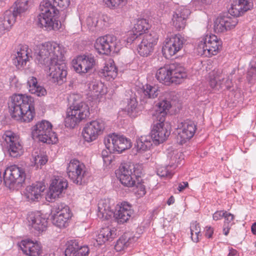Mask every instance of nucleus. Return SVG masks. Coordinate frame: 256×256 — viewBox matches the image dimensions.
<instances>
[{"label": "nucleus", "instance_id": "1", "mask_svg": "<svg viewBox=\"0 0 256 256\" xmlns=\"http://www.w3.org/2000/svg\"><path fill=\"white\" fill-rule=\"evenodd\" d=\"M64 54V48L55 42H47L34 48L36 62L48 67L47 74L49 80L58 85L66 82L68 74Z\"/></svg>", "mask_w": 256, "mask_h": 256}, {"label": "nucleus", "instance_id": "2", "mask_svg": "<svg viewBox=\"0 0 256 256\" xmlns=\"http://www.w3.org/2000/svg\"><path fill=\"white\" fill-rule=\"evenodd\" d=\"M31 96L26 94H14L10 97L8 107L12 118L30 122L32 120Z\"/></svg>", "mask_w": 256, "mask_h": 256}, {"label": "nucleus", "instance_id": "3", "mask_svg": "<svg viewBox=\"0 0 256 256\" xmlns=\"http://www.w3.org/2000/svg\"><path fill=\"white\" fill-rule=\"evenodd\" d=\"M40 13L38 16L37 26L46 30H57L61 26V22L58 18L59 10L52 2V0H43L40 4Z\"/></svg>", "mask_w": 256, "mask_h": 256}, {"label": "nucleus", "instance_id": "4", "mask_svg": "<svg viewBox=\"0 0 256 256\" xmlns=\"http://www.w3.org/2000/svg\"><path fill=\"white\" fill-rule=\"evenodd\" d=\"M30 0H17L12 10H6L0 17V37L11 28L18 16L21 17L30 10Z\"/></svg>", "mask_w": 256, "mask_h": 256}, {"label": "nucleus", "instance_id": "5", "mask_svg": "<svg viewBox=\"0 0 256 256\" xmlns=\"http://www.w3.org/2000/svg\"><path fill=\"white\" fill-rule=\"evenodd\" d=\"M90 114V108L87 104L83 102L74 100L67 109L64 119L65 126L74 128L82 121L88 118Z\"/></svg>", "mask_w": 256, "mask_h": 256}, {"label": "nucleus", "instance_id": "6", "mask_svg": "<svg viewBox=\"0 0 256 256\" xmlns=\"http://www.w3.org/2000/svg\"><path fill=\"white\" fill-rule=\"evenodd\" d=\"M5 186L10 190H18L23 182H26V178L24 172L16 165L7 168L3 174Z\"/></svg>", "mask_w": 256, "mask_h": 256}, {"label": "nucleus", "instance_id": "7", "mask_svg": "<svg viewBox=\"0 0 256 256\" xmlns=\"http://www.w3.org/2000/svg\"><path fill=\"white\" fill-rule=\"evenodd\" d=\"M33 136H36L44 143L48 144H55L58 141L56 134L52 131V124L46 120L38 122L34 126Z\"/></svg>", "mask_w": 256, "mask_h": 256}, {"label": "nucleus", "instance_id": "8", "mask_svg": "<svg viewBox=\"0 0 256 256\" xmlns=\"http://www.w3.org/2000/svg\"><path fill=\"white\" fill-rule=\"evenodd\" d=\"M222 44V42L216 36L207 34L199 42L198 50L200 54L210 57L218 54Z\"/></svg>", "mask_w": 256, "mask_h": 256}, {"label": "nucleus", "instance_id": "9", "mask_svg": "<svg viewBox=\"0 0 256 256\" xmlns=\"http://www.w3.org/2000/svg\"><path fill=\"white\" fill-rule=\"evenodd\" d=\"M66 173L72 182L78 185H82L86 182L88 170L84 164L73 159L68 164Z\"/></svg>", "mask_w": 256, "mask_h": 256}, {"label": "nucleus", "instance_id": "10", "mask_svg": "<svg viewBox=\"0 0 256 256\" xmlns=\"http://www.w3.org/2000/svg\"><path fill=\"white\" fill-rule=\"evenodd\" d=\"M94 47L99 54L108 55L111 52H118L121 48V44L116 36L108 34L98 38Z\"/></svg>", "mask_w": 256, "mask_h": 256}, {"label": "nucleus", "instance_id": "11", "mask_svg": "<svg viewBox=\"0 0 256 256\" xmlns=\"http://www.w3.org/2000/svg\"><path fill=\"white\" fill-rule=\"evenodd\" d=\"M71 217L69 207L64 204H56L52 210L50 220L53 224L58 228H66Z\"/></svg>", "mask_w": 256, "mask_h": 256}, {"label": "nucleus", "instance_id": "12", "mask_svg": "<svg viewBox=\"0 0 256 256\" xmlns=\"http://www.w3.org/2000/svg\"><path fill=\"white\" fill-rule=\"evenodd\" d=\"M104 144L109 152L121 153L132 146L131 140L124 136L116 134L109 135L104 139Z\"/></svg>", "mask_w": 256, "mask_h": 256}, {"label": "nucleus", "instance_id": "13", "mask_svg": "<svg viewBox=\"0 0 256 256\" xmlns=\"http://www.w3.org/2000/svg\"><path fill=\"white\" fill-rule=\"evenodd\" d=\"M135 166L131 163L122 164L118 170L116 174L121 183L124 186L132 187L136 184L137 178L135 172Z\"/></svg>", "mask_w": 256, "mask_h": 256}, {"label": "nucleus", "instance_id": "14", "mask_svg": "<svg viewBox=\"0 0 256 256\" xmlns=\"http://www.w3.org/2000/svg\"><path fill=\"white\" fill-rule=\"evenodd\" d=\"M104 122L101 119L92 120L86 124L82 134L84 140L88 142L96 140L104 129Z\"/></svg>", "mask_w": 256, "mask_h": 256}, {"label": "nucleus", "instance_id": "15", "mask_svg": "<svg viewBox=\"0 0 256 256\" xmlns=\"http://www.w3.org/2000/svg\"><path fill=\"white\" fill-rule=\"evenodd\" d=\"M2 144L7 149L12 157L16 158L21 154L22 146L14 132L6 131L2 136Z\"/></svg>", "mask_w": 256, "mask_h": 256}, {"label": "nucleus", "instance_id": "16", "mask_svg": "<svg viewBox=\"0 0 256 256\" xmlns=\"http://www.w3.org/2000/svg\"><path fill=\"white\" fill-rule=\"evenodd\" d=\"M72 62L74 70L80 74L89 72L92 70L96 64V59L92 54L78 56Z\"/></svg>", "mask_w": 256, "mask_h": 256}, {"label": "nucleus", "instance_id": "17", "mask_svg": "<svg viewBox=\"0 0 256 256\" xmlns=\"http://www.w3.org/2000/svg\"><path fill=\"white\" fill-rule=\"evenodd\" d=\"M185 41L184 37L180 34L172 35L165 40L162 48L164 54L166 57L174 56L182 48Z\"/></svg>", "mask_w": 256, "mask_h": 256}, {"label": "nucleus", "instance_id": "18", "mask_svg": "<svg viewBox=\"0 0 256 256\" xmlns=\"http://www.w3.org/2000/svg\"><path fill=\"white\" fill-rule=\"evenodd\" d=\"M176 130L177 142L182 144L194 136L196 130V125L192 121L186 120L180 122Z\"/></svg>", "mask_w": 256, "mask_h": 256}, {"label": "nucleus", "instance_id": "19", "mask_svg": "<svg viewBox=\"0 0 256 256\" xmlns=\"http://www.w3.org/2000/svg\"><path fill=\"white\" fill-rule=\"evenodd\" d=\"M140 44L138 45V52L142 56H147L154 50V46L156 44L158 36L155 32L144 34L141 37Z\"/></svg>", "mask_w": 256, "mask_h": 256}, {"label": "nucleus", "instance_id": "20", "mask_svg": "<svg viewBox=\"0 0 256 256\" xmlns=\"http://www.w3.org/2000/svg\"><path fill=\"white\" fill-rule=\"evenodd\" d=\"M68 186L66 180L62 177L57 176L52 180L47 198L49 201L60 198V196L65 190Z\"/></svg>", "mask_w": 256, "mask_h": 256}, {"label": "nucleus", "instance_id": "21", "mask_svg": "<svg viewBox=\"0 0 256 256\" xmlns=\"http://www.w3.org/2000/svg\"><path fill=\"white\" fill-rule=\"evenodd\" d=\"M168 128V124L164 123V121L159 122L154 125L150 136L156 144L162 143L166 140L170 133Z\"/></svg>", "mask_w": 256, "mask_h": 256}, {"label": "nucleus", "instance_id": "22", "mask_svg": "<svg viewBox=\"0 0 256 256\" xmlns=\"http://www.w3.org/2000/svg\"><path fill=\"white\" fill-rule=\"evenodd\" d=\"M190 14V10L186 6L178 8L173 14L172 24L178 30H183L186 26V20Z\"/></svg>", "mask_w": 256, "mask_h": 256}, {"label": "nucleus", "instance_id": "23", "mask_svg": "<svg viewBox=\"0 0 256 256\" xmlns=\"http://www.w3.org/2000/svg\"><path fill=\"white\" fill-rule=\"evenodd\" d=\"M252 6V3L248 0H233L228 13L226 15H230L231 18H235L241 16L244 12L250 10Z\"/></svg>", "mask_w": 256, "mask_h": 256}, {"label": "nucleus", "instance_id": "24", "mask_svg": "<svg viewBox=\"0 0 256 256\" xmlns=\"http://www.w3.org/2000/svg\"><path fill=\"white\" fill-rule=\"evenodd\" d=\"M238 24V20L228 15L218 18L214 22V30L216 32H223L234 28Z\"/></svg>", "mask_w": 256, "mask_h": 256}, {"label": "nucleus", "instance_id": "25", "mask_svg": "<svg viewBox=\"0 0 256 256\" xmlns=\"http://www.w3.org/2000/svg\"><path fill=\"white\" fill-rule=\"evenodd\" d=\"M88 246H80L77 240H70L66 243L65 256H88Z\"/></svg>", "mask_w": 256, "mask_h": 256}, {"label": "nucleus", "instance_id": "26", "mask_svg": "<svg viewBox=\"0 0 256 256\" xmlns=\"http://www.w3.org/2000/svg\"><path fill=\"white\" fill-rule=\"evenodd\" d=\"M160 92V89L157 86L146 84L144 86L140 101L142 104H152L153 100L156 98Z\"/></svg>", "mask_w": 256, "mask_h": 256}, {"label": "nucleus", "instance_id": "27", "mask_svg": "<svg viewBox=\"0 0 256 256\" xmlns=\"http://www.w3.org/2000/svg\"><path fill=\"white\" fill-rule=\"evenodd\" d=\"M29 53L28 52V47L27 46H22L20 47V50L18 51L15 57L12 60L14 64L18 68H24L28 63L30 64L28 59ZM31 58L32 56H30Z\"/></svg>", "mask_w": 256, "mask_h": 256}, {"label": "nucleus", "instance_id": "28", "mask_svg": "<svg viewBox=\"0 0 256 256\" xmlns=\"http://www.w3.org/2000/svg\"><path fill=\"white\" fill-rule=\"evenodd\" d=\"M172 83L179 84L187 76L185 68L179 64H170Z\"/></svg>", "mask_w": 256, "mask_h": 256}, {"label": "nucleus", "instance_id": "29", "mask_svg": "<svg viewBox=\"0 0 256 256\" xmlns=\"http://www.w3.org/2000/svg\"><path fill=\"white\" fill-rule=\"evenodd\" d=\"M132 212L131 206L127 202H124L121 204L118 210L114 214V216L118 223L122 224L129 220Z\"/></svg>", "mask_w": 256, "mask_h": 256}, {"label": "nucleus", "instance_id": "30", "mask_svg": "<svg viewBox=\"0 0 256 256\" xmlns=\"http://www.w3.org/2000/svg\"><path fill=\"white\" fill-rule=\"evenodd\" d=\"M100 75L109 81L116 77L118 70L112 60L110 59L106 62L104 68L100 71Z\"/></svg>", "mask_w": 256, "mask_h": 256}, {"label": "nucleus", "instance_id": "31", "mask_svg": "<svg viewBox=\"0 0 256 256\" xmlns=\"http://www.w3.org/2000/svg\"><path fill=\"white\" fill-rule=\"evenodd\" d=\"M149 28L148 21L145 18L138 19L134 24L132 32V36L130 40H134L141 39V37L145 33L146 30H148Z\"/></svg>", "mask_w": 256, "mask_h": 256}, {"label": "nucleus", "instance_id": "32", "mask_svg": "<svg viewBox=\"0 0 256 256\" xmlns=\"http://www.w3.org/2000/svg\"><path fill=\"white\" fill-rule=\"evenodd\" d=\"M47 220L39 212L34 214L33 218V229L35 236H39L46 229Z\"/></svg>", "mask_w": 256, "mask_h": 256}, {"label": "nucleus", "instance_id": "33", "mask_svg": "<svg viewBox=\"0 0 256 256\" xmlns=\"http://www.w3.org/2000/svg\"><path fill=\"white\" fill-rule=\"evenodd\" d=\"M114 228L106 227L102 228L96 236L98 244L101 245L107 241L112 240L116 236Z\"/></svg>", "mask_w": 256, "mask_h": 256}, {"label": "nucleus", "instance_id": "34", "mask_svg": "<svg viewBox=\"0 0 256 256\" xmlns=\"http://www.w3.org/2000/svg\"><path fill=\"white\" fill-rule=\"evenodd\" d=\"M114 214L113 211L110 206L108 200H101L98 202V216L100 218L108 220Z\"/></svg>", "mask_w": 256, "mask_h": 256}, {"label": "nucleus", "instance_id": "35", "mask_svg": "<svg viewBox=\"0 0 256 256\" xmlns=\"http://www.w3.org/2000/svg\"><path fill=\"white\" fill-rule=\"evenodd\" d=\"M156 106L154 116L159 122L164 121L167 112L171 107L170 102L164 100L160 102Z\"/></svg>", "mask_w": 256, "mask_h": 256}, {"label": "nucleus", "instance_id": "36", "mask_svg": "<svg viewBox=\"0 0 256 256\" xmlns=\"http://www.w3.org/2000/svg\"><path fill=\"white\" fill-rule=\"evenodd\" d=\"M167 156L170 161L169 166L170 168H176L178 164H180L181 161L184 160L182 153L172 148L168 150Z\"/></svg>", "mask_w": 256, "mask_h": 256}, {"label": "nucleus", "instance_id": "37", "mask_svg": "<svg viewBox=\"0 0 256 256\" xmlns=\"http://www.w3.org/2000/svg\"><path fill=\"white\" fill-rule=\"evenodd\" d=\"M170 64L160 68L156 72V77L160 82L165 84H169L171 82V72Z\"/></svg>", "mask_w": 256, "mask_h": 256}, {"label": "nucleus", "instance_id": "38", "mask_svg": "<svg viewBox=\"0 0 256 256\" xmlns=\"http://www.w3.org/2000/svg\"><path fill=\"white\" fill-rule=\"evenodd\" d=\"M152 138L149 136H143L136 139V149L138 152L146 151L152 146Z\"/></svg>", "mask_w": 256, "mask_h": 256}, {"label": "nucleus", "instance_id": "39", "mask_svg": "<svg viewBox=\"0 0 256 256\" xmlns=\"http://www.w3.org/2000/svg\"><path fill=\"white\" fill-rule=\"evenodd\" d=\"M104 84L100 80H94L88 84V89L91 92L90 94L94 96H98L104 93Z\"/></svg>", "mask_w": 256, "mask_h": 256}, {"label": "nucleus", "instance_id": "40", "mask_svg": "<svg viewBox=\"0 0 256 256\" xmlns=\"http://www.w3.org/2000/svg\"><path fill=\"white\" fill-rule=\"evenodd\" d=\"M99 16V14L96 12H92L89 14L86 19V24L90 30H95L98 26Z\"/></svg>", "mask_w": 256, "mask_h": 256}, {"label": "nucleus", "instance_id": "41", "mask_svg": "<svg viewBox=\"0 0 256 256\" xmlns=\"http://www.w3.org/2000/svg\"><path fill=\"white\" fill-rule=\"evenodd\" d=\"M192 240L194 242H198L202 234L199 223L196 221L192 222L190 226Z\"/></svg>", "mask_w": 256, "mask_h": 256}, {"label": "nucleus", "instance_id": "42", "mask_svg": "<svg viewBox=\"0 0 256 256\" xmlns=\"http://www.w3.org/2000/svg\"><path fill=\"white\" fill-rule=\"evenodd\" d=\"M222 79L224 80L222 73L220 71L213 72L210 75V84L212 88H215L218 84L222 85Z\"/></svg>", "mask_w": 256, "mask_h": 256}, {"label": "nucleus", "instance_id": "43", "mask_svg": "<svg viewBox=\"0 0 256 256\" xmlns=\"http://www.w3.org/2000/svg\"><path fill=\"white\" fill-rule=\"evenodd\" d=\"M32 240L30 238L22 240L18 246L23 253L28 256H32Z\"/></svg>", "mask_w": 256, "mask_h": 256}, {"label": "nucleus", "instance_id": "44", "mask_svg": "<svg viewBox=\"0 0 256 256\" xmlns=\"http://www.w3.org/2000/svg\"><path fill=\"white\" fill-rule=\"evenodd\" d=\"M130 238L126 236H122L116 242L114 248L117 252H120L127 248L130 244Z\"/></svg>", "mask_w": 256, "mask_h": 256}, {"label": "nucleus", "instance_id": "45", "mask_svg": "<svg viewBox=\"0 0 256 256\" xmlns=\"http://www.w3.org/2000/svg\"><path fill=\"white\" fill-rule=\"evenodd\" d=\"M247 79L250 82H253L256 80V59L252 60L248 70Z\"/></svg>", "mask_w": 256, "mask_h": 256}, {"label": "nucleus", "instance_id": "46", "mask_svg": "<svg viewBox=\"0 0 256 256\" xmlns=\"http://www.w3.org/2000/svg\"><path fill=\"white\" fill-rule=\"evenodd\" d=\"M33 94L37 96H45L46 91L45 88L38 84L36 78L33 77Z\"/></svg>", "mask_w": 256, "mask_h": 256}, {"label": "nucleus", "instance_id": "47", "mask_svg": "<svg viewBox=\"0 0 256 256\" xmlns=\"http://www.w3.org/2000/svg\"><path fill=\"white\" fill-rule=\"evenodd\" d=\"M46 188V186L42 182H36V184L33 186V195L34 198V199L38 200L39 198H41V193Z\"/></svg>", "mask_w": 256, "mask_h": 256}, {"label": "nucleus", "instance_id": "48", "mask_svg": "<svg viewBox=\"0 0 256 256\" xmlns=\"http://www.w3.org/2000/svg\"><path fill=\"white\" fill-rule=\"evenodd\" d=\"M137 106L138 102L134 98L130 99L127 106V111L130 116L134 117L136 116L138 113Z\"/></svg>", "mask_w": 256, "mask_h": 256}, {"label": "nucleus", "instance_id": "49", "mask_svg": "<svg viewBox=\"0 0 256 256\" xmlns=\"http://www.w3.org/2000/svg\"><path fill=\"white\" fill-rule=\"evenodd\" d=\"M134 186H136L134 192L138 197L140 198L145 195L146 193L145 186L142 184L140 182L139 178L136 180V184H134Z\"/></svg>", "mask_w": 256, "mask_h": 256}, {"label": "nucleus", "instance_id": "50", "mask_svg": "<svg viewBox=\"0 0 256 256\" xmlns=\"http://www.w3.org/2000/svg\"><path fill=\"white\" fill-rule=\"evenodd\" d=\"M34 162V166L38 168L39 166H43L47 162V156L44 153H40L35 156Z\"/></svg>", "mask_w": 256, "mask_h": 256}, {"label": "nucleus", "instance_id": "51", "mask_svg": "<svg viewBox=\"0 0 256 256\" xmlns=\"http://www.w3.org/2000/svg\"><path fill=\"white\" fill-rule=\"evenodd\" d=\"M43 254V248L40 242H33V256H42Z\"/></svg>", "mask_w": 256, "mask_h": 256}, {"label": "nucleus", "instance_id": "52", "mask_svg": "<svg viewBox=\"0 0 256 256\" xmlns=\"http://www.w3.org/2000/svg\"><path fill=\"white\" fill-rule=\"evenodd\" d=\"M23 197L26 201H30L32 200V186L29 184L22 192Z\"/></svg>", "mask_w": 256, "mask_h": 256}, {"label": "nucleus", "instance_id": "53", "mask_svg": "<svg viewBox=\"0 0 256 256\" xmlns=\"http://www.w3.org/2000/svg\"><path fill=\"white\" fill-rule=\"evenodd\" d=\"M168 166H168L166 167L160 166L158 168V175L161 177H164L166 176H171L172 174L169 172V170H168Z\"/></svg>", "mask_w": 256, "mask_h": 256}, {"label": "nucleus", "instance_id": "54", "mask_svg": "<svg viewBox=\"0 0 256 256\" xmlns=\"http://www.w3.org/2000/svg\"><path fill=\"white\" fill-rule=\"evenodd\" d=\"M52 2L55 6L63 9L67 8L70 4V0H52Z\"/></svg>", "mask_w": 256, "mask_h": 256}, {"label": "nucleus", "instance_id": "55", "mask_svg": "<svg viewBox=\"0 0 256 256\" xmlns=\"http://www.w3.org/2000/svg\"><path fill=\"white\" fill-rule=\"evenodd\" d=\"M224 218V224H230L231 226L232 225L233 221L234 218V214L228 212L227 211H225Z\"/></svg>", "mask_w": 256, "mask_h": 256}, {"label": "nucleus", "instance_id": "56", "mask_svg": "<svg viewBox=\"0 0 256 256\" xmlns=\"http://www.w3.org/2000/svg\"><path fill=\"white\" fill-rule=\"evenodd\" d=\"M226 210H220L216 212L212 216L213 220H218L224 218Z\"/></svg>", "mask_w": 256, "mask_h": 256}, {"label": "nucleus", "instance_id": "57", "mask_svg": "<svg viewBox=\"0 0 256 256\" xmlns=\"http://www.w3.org/2000/svg\"><path fill=\"white\" fill-rule=\"evenodd\" d=\"M214 233L213 228L210 226H206L205 228V236L208 238H212Z\"/></svg>", "mask_w": 256, "mask_h": 256}, {"label": "nucleus", "instance_id": "58", "mask_svg": "<svg viewBox=\"0 0 256 256\" xmlns=\"http://www.w3.org/2000/svg\"><path fill=\"white\" fill-rule=\"evenodd\" d=\"M101 20L104 22V26H107L112 22V20L107 15L103 14L101 17Z\"/></svg>", "mask_w": 256, "mask_h": 256}, {"label": "nucleus", "instance_id": "59", "mask_svg": "<svg viewBox=\"0 0 256 256\" xmlns=\"http://www.w3.org/2000/svg\"><path fill=\"white\" fill-rule=\"evenodd\" d=\"M222 82H221L222 84H224L226 88L229 89L232 87V80H230L229 78H227L226 80H225V79L224 78V80L222 79Z\"/></svg>", "mask_w": 256, "mask_h": 256}, {"label": "nucleus", "instance_id": "60", "mask_svg": "<svg viewBox=\"0 0 256 256\" xmlns=\"http://www.w3.org/2000/svg\"><path fill=\"white\" fill-rule=\"evenodd\" d=\"M188 182H182L180 183L178 186V190L179 192L182 191L186 188L188 187Z\"/></svg>", "mask_w": 256, "mask_h": 256}, {"label": "nucleus", "instance_id": "61", "mask_svg": "<svg viewBox=\"0 0 256 256\" xmlns=\"http://www.w3.org/2000/svg\"><path fill=\"white\" fill-rule=\"evenodd\" d=\"M230 226H230V224H228V225L224 224V225L223 232L225 236H227L229 232V230L230 228Z\"/></svg>", "mask_w": 256, "mask_h": 256}, {"label": "nucleus", "instance_id": "62", "mask_svg": "<svg viewBox=\"0 0 256 256\" xmlns=\"http://www.w3.org/2000/svg\"><path fill=\"white\" fill-rule=\"evenodd\" d=\"M228 256H238V254L236 250L230 249Z\"/></svg>", "mask_w": 256, "mask_h": 256}, {"label": "nucleus", "instance_id": "63", "mask_svg": "<svg viewBox=\"0 0 256 256\" xmlns=\"http://www.w3.org/2000/svg\"><path fill=\"white\" fill-rule=\"evenodd\" d=\"M174 202V198L173 196H171L168 200L167 204L168 205L173 204Z\"/></svg>", "mask_w": 256, "mask_h": 256}, {"label": "nucleus", "instance_id": "64", "mask_svg": "<svg viewBox=\"0 0 256 256\" xmlns=\"http://www.w3.org/2000/svg\"><path fill=\"white\" fill-rule=\"evenodd\" d=\"M252 232L254 234H256V223L254 224L251 228Z\"/></svg>", "mask_w": 256, "mask_h": 256}]
</instances>
